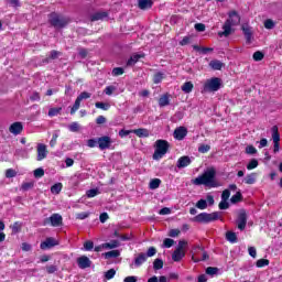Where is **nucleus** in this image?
<instances>
[{"instance_id": "1", "label": "nucleus", "mask_w": 282, "mask_h": 282, "mask_svg": "<svg viewBox=\"0 0 282 282\" xmlns=\"http://www.w3.org/2000/svg\"><path fill=\"white\" fill-rule=\"evenodd\" d=\"M215 177H217V170H215V167H208L202 175L194 178L192 183L195 186H206L207 188H217L219 187V183Z\"/></svg>"}, {"instance_id": "2", "label": "nucleus", "mask_w": 282, "mask_h": 282, "mask_svg": "<svg viewBox=\"0 0 282 282\" xmlns=\"http://www.w3.org/2000/svg\"><path fill=\"white\" fill-rule=\"evenodd\" d=\"M48 23L52 28H55V30H63V28L69 25V18L61 15L57 12H51L48 14Z\"/></svg>"}, {"instance_id": "3", "label": "nucleus", "mask_w": 282, "mask_h": 282, "mask_svg": "<svg viewBox=\"0 0 282 282\" xmlns=\"http://www.w3.org/2000/svg\"><path fill=\"white\" fill-rule=\"evenodd\" d=\"M171 144L166 140L159 139L154 143L155 151L153 153V160H162L165 153H169Z\"/></svg>"}, {"instance_id": "4", "label": "nucleus", "mask_w": 282, "mask_h": 282, "mask_svg": "<svg viewBox=\"0 0 282 282\" xmlns=\"http://www.w3.org/2000/svg\"><path fill=\"white\" fill-rule=\"evenodd\" d=\"M217 219H220L219 212L214 213H200L194 217V221L197 224H210L213 221H217Z\"/></svg>"}, {"instance_id": "5", "label": "nucleus", "mask_w": 282, "mask_h": 282, "mask_svg": "<svg viewBox=\"0 0 282 282\" xmlns=\"http://www.w3.org/2000/svg\"><path fill=\"white\" fill-rule=\"evenodd\" d=\"M219 89H221V79L219 77H213L204 85V91H219Z\"/></svg>"}, {"instance_id": "6", "label": "nucleus", "mask_w": 282, "mask_h": 282, "mask_svg": "<svg viewBox=\"0 0 282 282\" xmlns=\"http://www.w3.org/2000/svg\"><path fill=\"white\" fill-rule=\"evenodd\" d=\"M50 224L53 226V228L63 226V216H61V214H53L51 217L43 220V226H50Z\"/></svg>"}, {"instance_id": "7", "label": "nucleus", "mask_w": 282, "mask_h": 282, "mask_svg": "<svg viewBox=\"0 0 282 282\" xmlns=\"http://www.w3.org/2000/svg\"><path fill=\"white\" fill-rule=\"evenodd\" d=\"M88 98H91V93L83 91L79 94L75 100V104L70 108V115L74 116V113L80 109V102H83V100H88Z\"/></svg>"}, {"instance_id": "8", "label": "nucleus", "mask_w": 282, "mask_h": 282, "mask_svg": "<svg viewBox=\"0 0 282 282\" xmlns=\"http://www.w3.org/2000/svg\"><path fill=\"white\" fill-rule=\"evenodd\" d=\"M248 225V214L246 209H240L237 219L238 230H246V226Z\"/></svg>"}, {"instance_id": "9", "label": "nucleus", "mask_w": 282, "mask_h": 282, "mask_svg": "<svg viewBox=\"0 0 282 282\" xmlns=\"http://www.w3.org/2000/svg\"><path fill=\"white\" fill-rule=\"evenodd\" d=\"M111 137L104 135L101 138H97V145L99 147L100 151H105L111 148Z\"/></svg>"}, {"instance_id": "10", "label": "nucleus", "mask_w": 282, "mask_h": 282, "mask_svg": "<svg viewBox=\"0 0 282 282\" xmlns=\"http://www.w3.org/2000/svg\"><path fill=\"white\" fill-rule=\"evenodd\" d=\"M241 30L246 39V44L250 45L252 43V28L248 23H243Z\"/></svg>"}, {"instance_id": "11", "label": "nucleus", "mask_w": 282, "mask_h": 282, "mask_svg": "<svg viewBox=\"0 0 282 282\" xmlns=\"http://www.w3.org/2000/svg\"><path fill=\"white\" fill-rule=\"evenodd\" d=\"M173 135L175 140L182 141L184 138H186V135H188V129H186L184 126H181L174 130Z\"/></svg>"}, {"instance_id": "12", "label": "nucleus", "mask_w": 282, "mask_h": 282, "mask_svg": "<svg viewBox=\"0 0 282 282\" xmlns=\"http://www.w3.org/2000/svg\"><path fill=\"white\" fill-rule=\"evenodd\" d=\"M9 131L12 135H21L23 133V123L21 121H15L9 127Z\"/></svg>"}, {"instance_id": "13", "label": "nucleus", "mask_w": 282, "mask_h": 282, "mask_svg": "<svg viewBox=\"0 0 282 282\" xmlns=\"http://www.w3.org/2000/svg\"><path fill=\"white\" fill-rule=\"evenodd\" d=\"M77 265L80 270H87V268H91V260L87 256H82L77 258Z\"/></svg>"}, {"instance_id": "14", "label": "nucleus", "mask_w": 282, "mask_h": 282, "mask_svg": "<svg viewBox=\"0 0 282 282\" xmlns=\"http://www.w3.org/2000/svg\"><path fill=\"white\" fill-rule=\"evenodd\" d=\"M36 149H37V158H36L37 162L45 160V158H47V145L43 143H39Z\"/></svg>"}, {"instance_id": "15", "label": "nucleus", "mask_w": 282, "mask_h": 282, "mask_svg": "<svg viewBox=\"0 0 282 282\" xmlns=\"http://www.w3.org/2000/svg\"><path fill=\"white\" fill-rule=\"evenodd\" d=\"M54 246H58V241L50 237V238H46V241L41 242L40 248L41 250H50V248H54Z\"/></svg>"}, {"instance_id": "16", "label": "nucleus", "mask_w": 282, "mask_h": 282, "mask_svg": "<svg viewBox=\"0 0 282 282\" xmlns=\"http://www.w3.org/2000/svg\"><path fill=\"white\" fill-rule=\"evenodd\" d=\"M226 21L229 22V25L231 26L239 25V23H241V17H239V13H237V11H231L229 12V19H227Z\"/></svg>"}, {"instance_id": "17", "label": "nucleus", "mask_w": 282, "mask_h": 282, "mask_svg": "<svg viewBox=\"0 0 282 282\" xmlns=\"http://www.w3.org/2000/svg\"><path fill=\"white\" fill-rule=\"evenodd\" d=\"M142 263H147V253L141 252L139 253L135 258L132 264H130V268H140V265H142Z\"/></svg>"}, {"instance_id": "18", "label": "nucleus", "mask_w": 282, "mask_h": 282, "mask_svg": "<svg viewBox=\"0 0 282 282\" xmlns=\"http://www.w3.org/2000/svg\"><path fill=\"white\" fill-rule=\"evenodd\" d=\"M193 162V160H191V156L188 155H184L181 156L177 162H176V166L177 169H186V166H189V164Z\"/></svg>"}, {"instance_id": "19", "label": "nucleus", "mask_w": 282, "mask_h": 282, "mask_svg": "<svg viewBox=\"0 0 282 282\" xmlns=\"http://www.w3.org/2000/svg\"><path fill=\"white\" fill-rule=\"evenodd\" d=\"M232 34V26L230 24V22L225 21L224 25H223V31L218 32V36H220V39L223 36H225L227 39V36Z\"/></svg>"}, {"instance_id": "20", "label": "nucleus", "mask_w": 282, "mask_h": 282, "mask_svg": "<svg viewBox=\"0 0 282 282\" xmlns=\"http://www.w3.org/2000/svg\"><path fill=\"white\" fill-rule=\"evenodd\" d=\"M138 8L140 10H151L153 8V0H138Z\"/></svg>"}, {"instance_id": "21", "label": "nucleus", "mask_w": 282, "mask_h": 282, "mask_svg": "<svg viewBox=\"0 0 282 282\" xmlns=\"http://www.w3.org/2000/svg\"><path fill=\"white\" fill-rule=\"evenodd\" d=\"M109 17V13L106 11L96 12L93 15H90V21H102V19H107Z\"/></svg>"}, {"instance_id": "22", "label": "nucleus", "mask_w": 282, "mask_h": 282, "mask_svg": "<svg viewBox=\"0 0 282 282\" xmlns=\"http://www.w3.org/2000/svg\"><path fill=\"white\" fill-rule=\"evenodd\" d=\"M104 250H113L115 248H120V241L111 240L110 242L102 243Z\"/></svg>"}, {"instance_id": "23", "label": "nucleus", "mask_w": 282, "mask_h": 282, "mask_svg": "<svg viewBox=\"0 0 282 282\" xmlns=\"http://www.w3.org/2000/svg\"><path fill=\"white\" fill-rule=\"evenodd\" d=\"M132 133H134V135H138V138H149V130L145 128L134 129L132 130Z\"/></svg>"}, {"instance_id": "24", "label": "nucleus", "mask_w": 282, "mask_h": 282, "mask_svg": "<svg viewBox=\"0 0 282 282\" xmlns=\"http://www.w3.org/2000/svg\"><path fill=\"white\" fill-rule=\"evenodd\" d=\"M140 58H144V55L143 54L132 55L127 62L128 67L135 65V63H138V61H140Z\"/></svg>"}, {"instance_id": "25", "label": "nucleus", "mask_w": 282, "mask_h": 282, "mask_svg": "<svg viewBox=\"0 0 282 282\" xmlns=\"http://www.w3.org/2000/svg\"><path fill=\"white\" fill-rule=\"evenodd\" d=\"M225 64L219 59H213L209 62V67L214 70H221V67H224Z\"/></svg>"}, {"instance_id": "26", "label": "nucleus", "mask_w": 282, "mask_h": 282, "mask_svg": "<svg viewBox=\"0 0 282 282\" xmlns=\"http://www.w3.org/2000/svg\"><path fill=\"white\" fill-rule=\"evenodd\" d=\"M186 257V252L180 251L177 249L174 250L172 254L173 261L180 262L181 259H184Z\"/></svg>"}, {"instance_id": "27", "label": "nucleus", "mask_w": 282, "mask_h": 282, "mask_svg": "<svg viewBox=\"0 0 282 282\" xmlns=\"http://www.w3.org/2000/svg\"><path fill=\"white\" fill-rule=\"evenodd\" d=\"M102 257H105V259H118V257H120V250L105 252L102 253Z\"/></svg>"}, {"instance_id": "28", "label": "nucleus", "mask_w": 282, "mask_h": 282, "mask_svg": "<svg viewBox=\"0 0 282 282\" xmlns=\"http://www.w3.org/2000/svg\"><path fill=\"white\" fill-rule=\"evenodd\" d=\"M273 143L281 142V134H279V127L273 126L271 128Z\"/></svg>"}, {"instance_id": "29", "label": "nucleus", "mask_w": 282, "mask_h": 282, "mask_svg": "<svg viewBox=\"0 0 282 282\" xmlns=\"http://www.w3.org/2000/svg\"><path fill=\"white\" fill-rule=\"evenodd\" d=\"M193 50H195V52H199V54H208V52H213V47H204V46H199V45H193Z\"/></svg>"}, {"instance_id": "30", "label": "nucleus", "mask_w": 282, "mask_h": 282, "mask_svg": "<svg viewBox=\"0 0 282 282\" xmlns=\"http://www.w3.org/2000/svg\"><path fill=\"white\" fill-rule=\"evenodd\" d=\"M59 133H61V130H55V131L53 132V137H52V139H51V141H50V148H51V149H54V148L56 147V142H57V140H58Z\"/></svg>"}, {"instance_id": "31", "label": "nucleus", "mask_w": 282, "mask_h": 282, "mask_svg": "<svg viewBox=\"0 0 282 282\" xmlns=\"http://www.w3.org/2000/svg\"><path fill=\"white\" fill-rule=\"evenodd\" d=\"M226 239L229 243H237V234L235 231H227Z\"/></svg>"}, {"instance_id": "32", "label": "nucleus", "mask_w": 282, "mask_h": 282, "mask_svg": "<svg viewBox=\"0 0 282 282\" xmlns=\"http://www.w3.org/2000/svg\"><path fill=\"white\" fill-rule=\"evenodd\" d=\"M193 82H186L182 85L181 89L184 94H191L193 91Z\"/></svg>"}, {"instance_id": "33", "label": "nucleus", "mask_w": 282, "mask_h": 282, "mask_svg": "<svg viewBox=\"0 0 282 282\" xmlns=\"http://www.w3.org/2000/svg\"><path fill=\"white\" fill-rule=\"evenodd\" d=\"M171 105V100L169 99V95H163L159 99V107H169Z\"/></svg>"}, {"instance_id": "34", "label": "nucleus", "mask_w": 282, "mask_h": 282, "mask_svg": "<svg viewBox=\"0 0 282 282\" xmlns=\"http://www.w3.org/2000/svg\"><path fill=\"white\" fill-rule=\"evenodd\" d=\"M245 184H254L257 182V173L248 174L245 180Z\"/></svg>"}, {"instance_id": "35", "label": "nucleus", "mask_w": 282, "mask_h": 282, "mask_svg": "<svg viewBox=\"0 0 282 282\" xmlns=\"http://www.w3.org/2000/svg\"><path fill=\"white\" fill-rule=\"evenodd\" d=\"M162 184V181L160 178H153L150 181V188L151 191H155L156 188H160V185Z\"/></svg>"}, {"instance_id": "36", "label": "nucleus", "mask_w": 282, "mask_h": 282, "mask_svg": "<svg viewBox=\"0 0 282 282\" xmlns=\"http://www.w3.org/2000/svg\"><path fill=\"white\" fill-rule=\"evenodd\" d=\"M63 191V183H56L51 187V193L58 195Z\"/></svg>"}, {"instance_id": "37", "label": "nucleus", "mask_w": 282, "mask_h": 282, "mask_svg": "<svg viewBox=\"0 0 282 282\" xmlns=\"http://www.w3.org/2000/svg\"><path fill=\"white\" fill-rule=\"evenodd\" d=\"M95 107H96L97 109H102V111H109L111 105L105 104V102H102V101H97V102L95 104Z\"/></svg>"}, {"instance_id": "38", "label": "nucleus", "mask_w": 282, "mask_h": 282, "mask_svg": "<svg viewBox=\"0 0 282 282\" xmlns=\"http://www.w3.org/2000/svg\"><path fill=\"white\" fill-rule=\"evenodd\" d=\"M164 268V261L160 258H156L153 262V269L154 270H162Z\"/></svg>"}, {"instance_id": "39", "label": "nucleus", "mask_w": 282, "mask_h": 282, "mask_svg": "<svg viewBox=\"0 0 282 282\" xmlns=\"http://www.w3.org/2000/svg\"><path fill=\"white\" fill-rule=\"evenodd\" d=\"M243 199V196L241 195V192H237L234 196H231L230 202L231 204H239Z\"/></svg>"}, {"instance_id": "40", "label": "nucleus", "mask_w": 282, "mask_h": 282, "mask_svg": "<svg viewBox=\"0 0 282 282\" xmlns=\"http://www.w3.org/2000/svg\"><path fill=\"white\" fill-rule=\"evenodd\" d=\"M196 208H198L199 210H206V208H208V202H206V199H199L196 203Z\"/></svg>"}, {"instance_id": "41", "label": "nucleus", "mask_w": 282, "mask_h": 282, "mask_svg": "<svg viewBox=\"0 0 282 282\" xmlns=\"http://www.w3.org/2000/svg\"><path fill=\"white\" fill-rule=\"evenodd\" d=\"M164 79V73H156L154 74V77H153V83L154 85H160V83H162V80Z\"/></svg>"}, {"instance_id": "42", "label": "nucleus", "mask_w": 282, "mask_h": 282, "mask_svg": "<svg viewBox=\"0 0 282 282\" xmlns=\"http://www.w3.org/2000/svg\"><path fill=\"white\" fill-rule=\"evenodd\" d=\"M69 131H72V133H78V131H80V124H78V122H72L68 126Z\"/></svg>"}, {"instance_id": "43", "label": "nucleus", "mask_w": 282, "mask_h": 282, "mask_svg": "<svg viewBox=\"0 0 282 282\" xmlns=\"http://www.w3.org/2000/svg\"><path fill=\"white\" fill-rule=\"evenodd\" d=\"M61 111H63V108H51L48 110V116L50 118H54V116H58V113H61Z\"/></svg>"}, {"instance_id": "44", "label": "nucleus", "mask_w": 282, "mask_h": 282, "mask_svg": "<svg viewBox=\"0 0 282 282\" xmlns=\"http://www.w3.org/2000/svg\"><path fill=\"white\" fill-rule=\"evenodd\" d=\"M259 166V161L257 159H252L248 164L247 169L248 171H252V169H257Z\"/></svg>"}, {"instance_id": "45", "label": "nucleus", "mask_w": 282, "mask_h": 282, "mask_svg": "<svg viewBox=\"0 0 282 282\" xmlns=\"http://www.w3.org/2000/svg\"><path fill=\"white\" fill-rule=\"evenodd\" d=\"M174 245H175V240L171 238H165L163 240V248H173Z\"/></svg>"}, {"instance_id": "46", "label": "nucleus", "mask_w": 282, "mask_h": 282, "mask_svg": "<svg viewBox=\"0 0 282 282\" xmlns=\"http://www.w3.org/2000/svg\"><path fill=\"white\" fill-rule=\"evenodd\" d=\"M32 188H34V182H28V183H23L21 185V191H32Z\"/></svg>"}, {"instance_id": "47", "label": "nucleus", "mask_w": 282, "mask_h": 282, "mask_svg": "<svg viewBox=\"0 0 282 282\" xmlns=\"http://www.w3.org/2000/svg\"><path fill=\"white\" fill-rule=\"evenodd\" d=\"M264 56L263 52L257 51L253 53V61L259 63V61H263Z\"/></svg>"}, {"instance_id": "48", "label": "nucleus", "mask_w": 282, "mask_h": 282, "mask_svg": "<svg viewBox=\"0 0 282 282\" xmlns=\"http://www.w3.org/2000/svg\"><path fill=\"white\" fill-rule=\"evenodd\" d=\"M257 268H265V265H270V260L268 259H260L256 263Z\"/></svg>"}, {"instance_id": "49", "label": "nucleus", "mask_w": 282, "mask_h": 282, "mask_svg": "<svg viewBox=\"0 0 282 282\" xmlns=\"http://www.w3.org/2000/svg\"><path fill=\"white\" fill-rule=\"evenodd\" d=\"M219 272V269L217 267H208L206 269V274H209V276H215Z\"/></svg>"}, {"instance_id": "50", "label": "nucleus", "mask_w": 282, "mask_h": 282, "mask_svg": "<svg viewBox=\"0 0 282 282\" xmlns=\"http://www.w3.org/2000/svg\"><path fill=\"white\" fill-rule=\"evenodd\" d=\"M276 24L272 21V19H268L264 21V28L265 30H274V26Z\"/></svg>"}, {"instance_id": "51", "label": "nucleus", "mask_w": 282, "mask_h": 282, "mask_svg": "<svg viewBox=\"0 0 282 282\" xmlns=\"http://www.w3.org/2000/svg\"><path fill=\"white\" fill-rule=\"evenodd\" d=\"M218 208L220 210H228L230 208V204L228 203V200H220Z\"/></svg>"}, {"instance_id": "52", "label": "nucleus", "mask_w": 282, "mask_h": 282, "mask_svg": "<svg viewBox=\"0 0 282 282\" xmlns=\"http://www.w3.org/2000/svg\"><path fill=\"white\" fill-rule=\"evenodd\" d=\"M156 253L158 249H155V247H150L145 253V257L149 259V257H155Z\"/></svg>"}, {"instance_id": "53", "label": "nucleus", "mask_w": 282, "mask_h": 282, "mask_svg": "<svg viewBox=\"0 0 282 282\" xmlns=\"http://www.w3.org/2000/svg\"><path fill=\"white\" fill-rule=\"evenodd\" d=\"M113 276H116V271L115 269H110L105 273V278L107 279V281H111V279H113Z\"/></svg>"}, {"instance_id": "54", "label": "nucleus", "mask_w": 282, "mask_h": 282, "mask_svg": "<svg viewBox=\"0 0 282 282\" xmlns=\"http://www.w3.org/2000/svg\"><path fill=\"white\" fill-rule=\"evenodd\" d=\"M124 74V68L116 67L112 69V76H122Z\"/></svg>"}, {"instance_id": "55", "label": "nucleus", "mask_w": 282, "mask_h": 282, "mask_svg": "<svg viewBox=\"0 0 282 282\" xmlns=\"http://www.w3.org/2000/svg\"><path fill=\"white\" fill-rule=\"evenodd\" d=\"M61 54H62L61 52L53 50V51H51L48 57L51 61H56V58H58L61 56Z\"/></svg>"}, {"instance_id": "56", "label": "nucleus", "mask_w": 282, "mask_h": 282, "mask_svg": "<svg viewBox=\"0 0 282 282\" xmlns=\"http://www.w3.org/2000/svg\"><path fill=\"white\" fill-rule=\"evenodd\" d=\"M93 248H94V241L87 240L86 242H84V249L87 252L91 251Z\"/></svg>"}, {"instance_id": "57", "label": "nucleus", "mask_w": 282, "mask_h": 282, "mask_svg": "<svg viewBox=\"0 0 282 282\" xmlns=\"http://www.w3.org/2000/svg\"><path fill=\"white\" fill-rule=\"evenodd\" d=\"M6 177L7 178H12V177H17V172L13 169H8L6 171Z\"/></svg>"}, {"instance_id": "58", "label": "nucleus", "mask_w": 282, "mask_h": 282, "mask_svg": "<svg viewBox=\"0 0 282 282\" xmlns=\"http://www.w3.org/2000/svg\"><path fill=\"white\" fill-rule=\"evenodd\" d=\"M43 175H45V170H43V167L34 170V177H43Z\"/></svg>"}, {"instance_id": "59", "label": "nucleus", "mask_w": 282, "mask_h": 282, "mask_svg": "<svg viewBox=\"0 0 282 282\" xmlns=\"http://www.w3.org/2000/svg\"><path fill=\"white\" fill-rule=\"evenodd\" d=\"M246 153H248V155H254L257 153V148H254V145H248L246 148Z\"/></svg>"}, {"instance_id": "60", "label": "nucleus", "mask_w": 282, "mask_h": 282, "mask_svg": "<svg viewBox=\"0 0 282 282\" xmlns=\"http://www.w3.org/2000/svg\"><path fill=\"white\" fill-rule=\"evenodd\" d=\"M208 151H210V145H208V144H202V145L198 148V152H199V153H208Z\"/></svg>"}, {"instance_id": "61", "label": "nucleus", "mask_w": 282, "mask_h": 282, "mask_svg": "<svg viewBox=\"0 0 282 282\" xmlns=\"http://www.w3.org/2000/svg\"><path fill=\"white\" fill-rule=\"evenodd\" d=\"M230 199V189H225L221 194V200L228 202Z\"/></svg>"}, {"instance_id": "62", "label": "nucleus", "mask_w": 282, "mask_h": 282, "mask_svg": "<svg viewBox=\"0 0 282 282\" xmlns=\"http://www.w3.org/2000/svg\"><path fill=\"white\" fill-rule=\"evenodd\" d=\"M98 188H93V189H88L87 192H86V195H87V197H96V195H98Z\"/></svg>"}, {"instance_id": "63", "label": "nucleus", "mask_w": 282, "mask_h": 282, "mask_svg": "<svg viewBox=\"0 0 282 282\" xmlns=\"http://www.w3.org/2000/svg\"><path fill=\"white\" fill-rule=\"evenodd\" d=\"M87 147H89L90 149H94V147H98V139H89L87 141Z\"/></svg>"}, {"instance_id": "64", "label": "nucleus", "mask_w": 282, "mask_h": 282, "mask_svg": "<svg viewBox=\"0 0 282 282\" xmlns=\"http://www.w3.org/2000/svg\"><path fill=\"white\" fill-rule=\"evenodd\" d=\"M78 54L80 58H87V54H88L87 48H83V47L78 48Z\"/></svg>"}]
</instances>
